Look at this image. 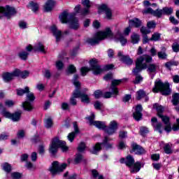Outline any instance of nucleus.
<instances>
[{
	"instance_id": "nucleus-61",
	"label": "nucleus",
	"mask_w": 179,
	"mask_h": 179,
	"mask_svg": "<svg viewBox=\"0 0 179 179\" xmlns=\"http://www.w3.org/2000/svg\"><path fill=\"white\" fill-rule=\"evenodd\" d=\"M56 67L59 71H61L64 68V63L62 61L56 62Z\"/></svg>"
},
{
	"instance_id": "nucleus-33",
	"label": "nucleus",
	"mask_w": 179,
	"mask_h": 179,
	"mask_svg": "<svg viewBox=\"0 0 179 179\" xmlns=\"http://www.w3.org/2000/svg\"><path fill=\"white\" fill-rule=\"evenodd\" d=\"M29 87H25L24 89H17V96H23V94H26V93H29Z\"/></svg>"
},
{
	"instance_id": "nucleus-8",
	"label": "nucleus",
	"mask_w": 179,
	"mask_h": 179,
	"mask_svg": "<svg viewBox=\"0 0 179 179\" xmlns=\"http://www.w3.org/2000/svg\"><path fill=\"white\" fill-rule=\"evenodd\" d=\"M152 92L154 93L161 92L162 94L164 96H169V94L171 93L170 85L167 83H163L160 80H157L155 81V87L152 89Z\"/></svg>"
},
{
	"instance_id": "nucleus-13",
	"label": "nucleus",
	"mask_w": 179,
	"mask_h": 179,
	"mask_svg": "<svg viewBox=\"0 0 179 179\" xmlns=\"http://www.w3.org/2000/svg\"><path fill=\"white\" fill-rule=\"evenodd\" d=\"M120 162L126 164L127 167L131 169V173H135V159L131 155H128L126 158H121Z\"/></svg>"
},
{
	"instance_id": "nucleus-48",
	"label": "nucleus",
	"mask_w": 179,
	"mask_h": 179,
	"mask_svg": "<svg viewBox=\"0 0 179 179\" xmlns=\"http://www.w3.org/2000/svg\"><path fill=\"white\" fill-rule=\"evenodd\" d=\"M127 148V143H125V141H120L118 145H117V149H119V150H123V149H126Z\"/></svg>"
},
{
	"instance_id": "nucleus-17",
	"label": "nucleus",
	"mask_w": 179,
	"mask_h": 179,
	"mask_svg": "<svg viewBox=\"0 0 179 179\" xmlns=\"http://www.w3.org/2000/svg\"><path fill=\"white\" fill-rule=\"evenodd\" d=\"M117 56L119 57L120 61L126 65H132L134 64V60L131 59L129 56L122 55V52H118Z\"/></svg>"
},
{
	"instance_id": "nucleus-35",
	"label": "nucleus",
	"mask_w": 179,
	"mask_h": 179,
	"mask_svg": "<svg viewBox=\"0 0 179 179\" xmlns=\"http://www.w3.org/2000/svg\"><path fill=\"white\" fill-rule=\"evenodd\" d=\"M172 103L173 106H178L179 103V94L175 93L173 94Z\"/></svg>"
},
{
	"instance_id": "nucleus-54",
	"label": "nucleus",
	"mask_w": 179,
	"mask_h": 179,
	"mask_svg": "<svg viewBox=\"0 0 179 179\" xmlns=\"http://www.w3.org/2000/svg\"><path fill=\"white\" fill-rule=\"evenodd\" d=\"M94 113H92V115L87 117L86 120H88L90 122V125H94Z\"/></svg>"
},
{
	"instance_id": "nucleus-16",
	"label": "nucleus",
	"mask_w": 179,
	"mask_h": 179,
	"mask_svg": "<svg viewBox=\"0 0 179 179\" xmlns=\"http://www.w3.org/2000/svg\"><path fill=\"white\" fill-rule=\"evenodd\" d=\"M128 80L127 78H123L120 80H113L111 82L110 89L112 92H113V94H115L116 96H118L119 91L117 86L120 85V83H122V82H127Z\"/></svg>"
},
{
	"instance_id": "nucleus-27",
	"label": "nucleus",
	"mask_w": 179,
	"mask_h": 179,
	"mask_svg": "<svg viewBox=\"0 0 179 179\" xmlns=\"http://www.w3.org/2000/svg\"><path fill=\"white\" fill-rule=\"evenodd\" d=\"M93 125L96 127V128H98V129H103V131L106 128V122L95 121Z\"/></svg>"
},
{
	"instance_id": "nucleus-40",
	"label": "nucleus",
	"mask_w": 179,
	"mask_h": 179,
	"mask_svg": "<svg viewBox=\"0 0 179 179\" xmlns=\"http://www.w3.org/2000/svg\"><path fill=\"white\" fill-rule=\"evenodd\" d=\"M45 128H48V129H50V128H52V125H53L52 119H51V117L46 119L45 121Z\"/></svg>"
},
{
	"instance_id": "nucleus-29",
	"label": "nucleus",
	"mask_w": 179,
	"mask_h": 179,
	"mask_svg": "<svg viewBox=\"0 0 179 179\" xmlns=\"http://www.w3.org/2000/svg\"><path fill=\"white\" fill-rule=\"evenodd\" d=\"M28 8H30L32 12H34V13H36V12L38 10L39 7H38V4L36 2L31 1L28 5Z\"/></svg>"
},
{
	"instance_id": "nucleus-25",
	"label": "nucleus",
	"mask_w": 179,
	"mask_h": 179,
	"mask_svg": "<svg viewBox=\"0 0 179 179\" xmlns=\"http://www.w3.org/2000/svg\"><path fill=\"white\" fill-rule=\"evenodd\" d=\"M21 117H22V110H19L14 113H12L10 120H12L13 122H17L20 121Z\"/></svg>"
},
{
	"instance_id": "nucleus-55",
	"label": "nucleus",
	"mask_w": 179,
	"mask_h": 179,
	"mask_svg": "<svg viewBox=\"0 0 179 179\" xmlns=\"http://www.w3.org/2000/svg\"><path fill=\"white\" fill-rule=\"evenodd\" d=\"M11 177L13 179H21L22 178V173L18 172H14L11 173Z\"/></svg>"
},
{
	"instance_id": "nucleus-18",
	"label": "nucleus",
	"mask_w": 179,
	"mask_h": 179,
	"mask_svg": "<svg viewBox=\"0 0 179 179\" xmlns=\"http://www.w3.org/2000/svg\"><path fill=\"white\" fill-rule=\"evenodd\" d=\"M50 30L53 36L56 37V43H59V41H61V37H62V32L55 25L50 28Z\"/></svg>"
},
{
	"instance_id": "nucleus-7",
	"label": "nucleus",
	"mask_w": 179,
	"mask_h": 179,
	"mask_svg": "<svg viewBox=\"0 0 179 179\" xmlns=\"http://www.w3.org/2000/svg\"><path fill=\"white\" fill-rule=\"evenodd\" d=\"M174 12L173 8L171 7H164L162 10L157 9L156 10H153L151 8H148L143 11V13H150L152 15V16H155V17H161L163 15H170Z\"/></svg>"
},
{
	"instance_id": "nucleus-43",
	"label": "nucleus",
	"mask_w": 179,
	"mask_h": 179,
	"mask_svg": "<svg viewBox=\"0 0 179 179\" xmlns=\"http://www.w3.org/2000/svg\"><path fill=\"white\" fill-rule=\"evenodd\" d=\"M171 146L172 145L170 143L165 144L164 146V150L166 155H170V153H171Z\"/></svg>"
},
{
	"instance_id": "nucleus-6",
	"label": "nucleus",
	"mask_w": 179,
	"mask_h": 179,
	"mask_svg": "<svg viewBox=\"0 0 179 179\" xmlns=\"http://www.w3.org/2000/svg\"><path fill=\"white\" fill-rule=\"evenodd\" d=\"M153 108L156 110L158 117L161 118L162 121L165 124V127H164L165 131L166 132L171 131V124H170V117L162 115L163 113H164V107H163L162 105H159V103H155L153 105Z\"/></svg>"
},
{
	"instance_id": "nucleus-44",
	"label": "nucleus",
	"mask_w": 179,
	"mask_h": 179,
	"mask_svg": "<svg viewBox=\"0 0 179 179\" xmlns=\"http://www.w3.org/2000/svg\"><path fill=\"white\" fill-rule=\"evenodd\" d=\"M146 134H149V129L146 127H141L140 128V134L142 136H145V135H146Z\"/></svg>"
},
{
	"instance_id": "nucleus-39",
	"label": "nucleus",
	"mask_w": 179,
	"mask_h": 179,
	"mask_svg": "<svg viewBox=\"0 0 179 179\" xmlns=\"http://www.w3.org/2000/svg\"><path fill=\"white\" fill-rule=\"evenodd\" d=\"M80 99H81L82 103H86L87 104L90 101V99H89V95H87L85 93L82 94Z\"/></svg>"
},
{
	"instance_id": "nucleus-22",
	"label": "nucleus",
	"mask_w": 179,
	"mask_h": 179,
	"mask_svg": "<svg viewBox=\"0 0 179 179\" xmlns=\"http://www.w3.org/2000/svg\"><path fill=\"white\" fill-rule=\"evenodd\" d=\"M135 120L136 121H140V120H142V105H138L136 107Z\"/></svg>"
},
{
	"instance_id": "nucleus-56",
	"label": "nucleus",
	"mask_w": 179,
	"mask_h": 179,
	"mask_svg": "<svg viewBox=\"0 0 179 179\" xmlns=\"http://www.w3.org/2000/svg\"><path fill=\"white\" fill-rule=\"evenodd\" d=\"M29 75H30V72L29 71H21L20 76L22 79H26V78H27Z\"/></svg>"
},
{
	"instance_id": "nucleus-23",
	"label": "nucleus",
	"mask_w": 179,
	"mask_h": 179,
	"mask_svg": "<svg viewBox=\"0 0 179 179\" xmlns=\"http://www.w3.org/2000/svg\"><path fill=\"white\" fill-rule=\"evenodd\" d=\"M132 27H135V20H129V27L125 28L124 31V36H129V33H131V29Z\"/></svg>"
},
{
	"instance_id": "nucleus-63",
	"label": "nucleus",
	"mask_w": 179,
	"mask_h": 179,
	"mask_svg": "<svg viewBox=\"0 0 179 179\" xmlns=\"http://www.w3.org/2000/svg\"><path fill=\"white\" fill-rule=\"evenodd\" d=\"M142 80H143V78L140 74H136L135 83H141Z\"/></svg>"
},
{
	"instance_id": "nucleus-38",
	"label": "nucleus",
	"mask_w": 179,
	"mask_h": 179,
	"mask_svg": "<svg viewBox=\"0 0 179 179\" xmlns=\"http://www.w3.org/2000/svg\"><path fill=\"white\" fill-rule=\"evenodd\" d=\"M3 170L6 171V173H10L12 171V166L8 163L6 162L2 165Z\"/></svg>"
},
{
	"instance_id": "nucleus-26",
	"label": "nucleus",
	"mask_w": 179,
	"mask_h": 179,
	"mask_svg": "<svg viewBox=\"0 0 179 179\" xmlns=\"http://www.w3.org/2000/svg\"><path fill=\"white\" fill-rule=\"evenodd\" d=\"M151 121L152 122V127H154L159 134H162V123H157V118L156 117H152Z\"/></svg>"
},
{
	"instance_id": "nucleus-32",
	"label": "nucleus",
	"mask_w": 179,
	"mask_h": 179,
	"mask_svg": "<svg viewBox=\"0 0 179 179\" xmlns=\"http://www.w3.org/2000/svg\"><path fill=\"white\" fill-rule=\"evenodd\" d=\"M18 57L20 58V59H22V61H27L29 57V52L22 50L18 53Z\"/></svg>"
},
{
	"instance_id": "nucleus-11",
	"label": "nucleus",
	"mask_w": 179,
	"mask_h": 179,
	"mask_svg": "<svg viewBox=\"0 0 179 179\" xmlns=\"http://www.w3.org/2000/svg\"><path fill=\"white\" fill-rule=\"evenodd\" d=\"M36 100V96L33 92H30V90H29V92H27V101L22 102V107L24 108V110L26 111H31L33 110V105L31 103Z\"/></svg>"
},
{
	"instance_id": "nucleus-52",
	"label": "nucleus",
	"mask_w": 179,
	"mask_h": 179,
	"mask_svg": "<svg viewBox=\"0 0 179 179\" xmlns=\"http://www.w3.org/2000/svg\"><path fill=\"white\" fill-rule=\"evenodd\" d=\"M94 96L95 99H100L101 97H103V91L100 90H97L94 92Z\"/></svg>"
},
{
	"instance_id": "nucleus-24",
	"label": "nucleus",
	"mask_w": 179,
	"mask_h": 179,
	"mask_svg": "<svg viewBox=\"0 0 179 179\" xmlns=\"http://www.w3.org/2000/svg\"><path fill=\"white\" fill-rule=\"evenodd\" d=\"M137 96L136 99L137 100H141L143 98L145 99V101H148L149 100V96L148 94H146V92L143 91V90H140L136 92Z\"/></svg>"
},
{
	"instance_id": "nucleus-57",
	"label": "nucleus",
	"mask_w": 179,
	"mask_h": 179,
	"mask_svg": "<svg viewBox=\"0 0 179 179\" xmlns=\"http://www.w3.org/2000/svg\"><path fill=\"white\" fill-rule=\"evenodd\" d=\"M21 71L20 69H15L13 72H11V74L13 75V78L15 79V78L17 76H20Z\"/></svg>"
},
{
	"instance_id": "nucleus-42",
	"label": "nucleus",
	"mask_w": 179,
	"mask_h": 179,
	"mask_svg": "<svg viewBox=\"0 0 179 179\" xmlns=\"http://www.w3.org/2000/svg\"><path fill=\"white\" fill-rule=\"evenodd\" d=\"M69 172L66 171L64 174V177L66 179H76L78 178V175L76 173H73L71 176H69Z\"/></svg>"
},
{
	"instance_id": "nucleus-3",
	"label": "nucleus",
	"mask_w": 179,
	"mask_h": 179,
	"mask_svg": "<svg viewBox=\"0 0 179 179\" xmlns=\"http://www.w3.org/2000/svg\"><path fill=\"white\" fill-rule=\"evenodd\" d=\"M90 68L89 67H82L80 69V72L82 76H86L87 72L90 71H92V73L94 75H100V73H103L104 72V69L99 64V62L96 59H92L90 60Z\"/></svg>"
},
{
	"instance_id": "nucleus-31",
	"label": "nucleus",
	"mask_w": 179,
	"mask_h": 179,
	"mask_svg": "<svg viewBox=\"0 0 179 179\" xmlns=\"http://www.w3.org/2000/svg\"><path fill=\"white\" fill-rule=\"evenodd\" d=\"M157 69H159V66L156 65L155 64H150L148 66V71L150 73H153L154 72H156V71H157Z\"/></svg>"
},
{
	"instance_id": "nucleus-1",
	"label": "nucleus",
	"mask_w": 179,
	"mask_h": 179,
	"mask_svg": "<svg viewBox=\"0 0 179 179\" xmlns=\"http://www.w3.org/2000/svg\"><path fill=\"white\" fill-rule=\"evenodd\" d=\"M149 55H143L138 57L136 62V72H141L143 69L148 68V64H152L153 62V57L157 55V50L155 47H152L150 50Z\"/></svg>"
},
{
	"instance_id": "nucleus-37",
	"label": "nucleus",
	"mask_w": 179,
	"mask_h": 179,
	"mask_svg": "<svg viewBox=\"0 0 179 179\" xmlns=\"http://www.w3.org/2000/svg\"><path fill=\"white\" fill-rule=\"evenodd\" d=\"M177 65H178V62L174 61L168 62L165 64L166 68L169 70L171 69L172 66H177Z\"/></svg>"
},
{
	"instance_id": "nucleus-64",
	"label": "nucleus",
	"mask_w": 179,
	"mask_h": 179,
	"mask_svg": "<svg viewBox=\"0 0 179 179\" xmlns=\"http://www.w3.org/2000/svg\"><path fill=\"white\" fill-rule=\"evenodd\" d=\"M89 12H90L89 8H85L81 9L80 15H82L83 16H86V15H87Z\"/></svg>"
},
{
	"instance_id": "nucleus-62",
	"label": "nucleus",
	"mask_w": 179,
	"mask_h": 179,
	"mask_svg": "<svg viewBox=\"0 0 179 179\" xmlns=\"http://www.w3.org/2000/svg\"><path fill=\"white\" fill-rule=\"evenodd\" d=\"M172 50L174 52H178L179 51V44L178 43H174L172 45Z\"/></svg>"
},
{
	"instance_id": "nucleus-10",
	"label": "nucleus",
	"mask_w": 179,
	"mask_h": 179,
	"mask_svg": "<svg viewBox=\"0 0 179 179\" xmlns=\"http://www.w3.org/2000/svg\"><path fill=\"white\" fill-rule=\"evenodd\" d=\"M114 146V143H108L106 139H103L102 143H97L93 148V149L91 150V153L92 155H97L98 152H100L101 150V148L103 149H105V150H108L110 149H113V147Z\"/></svg>"
},
{
	"instance_id": "nucleus-20",
	"label": "nucleus",
	"mask_w": 179,
	"mask_h": 179,
	"mask_svg": "<svg viewBox=\"0 0 179 179\" xmlns=\"http://www.w3.org/2000/svg\"><path fill=\"white\" fill-rule=\"evenodd\" d=\"M34 51L36 52H42L43 54H45V46L43 43L39 42L36 45L34 46Z\"/></svg>"
},
{
	"instance_id": "nucleus-47",
	"label": "nucleus",
	"mask_w": 179,
	"mask_h": 179,
	"mask_svg": "<svg viewBox=\"0 0 179 179\" xmlns=\"http://www.w3.org/2000/svg\"><path fill=\"white\" fill-rule=\"evenodd\" d=\"M82 94H83V93H81L80 90H79L78 89H76L73 92L72 96L76 98V99H79V97L82 96Z\"/></svg>"
},
{
	"instance_id": "nucleus-15",
	"label": "nucleus",
	"mask_w": 179,
	"mask_h": 179,
	"mask_svg": "<svg viewBox=\"0 0 179 179\" xmlns=\"http://www.w3.org/2000/svg\"><path fill=\"white\" fill-rule=\"evenodd\" d=\"M99 10L101 12H104L106 15V19L108 20H111L113 19V10L106 4H102L99 6Z\"/></svg>"
},
{
	"instance_id": "nucleus-46",
	"label": "nucleus",
	"mask_w": 179,
	"mask_h": 179,
	"mask_svg": "<svg viewBox=\"0 0 179 179\" xmlns=\"http://www.w3.org/2000/svg\"><path fill=\"white\" fill-rule=\"evenodd\" d=\"M157 55L159 59H167V53H166V52H158Z\"/></svg>"
},
{
	"instance_id": "nucleus-2",
	"label": "nucleus",
	"mask_w": 179,
	"mask_h": 179,
	"mask_svg": "<svg viewBox=\"0 0 179 179\" xmlns=\"http://www.w3.org/2000/svg\"><path fill=\"white\" fill-rule=\"evenodd\" d=\"M59 17L62 23H69L70 29H73V30L79 29V20L75 17V14H69L68 11H64Z\"/></svg>"
},
{
	"instance_id": "nucleus-12",
	"label": "nucleus",
	"mask_w": 179,
	"mask_h": 179,
	"mask_svg": "<svg viewBox=\"0 0 179 179\" xmlns=\"http://www.w3.org/2000/svg\"><path fill=\"white\" fill-rule=\"evenodd\" d=\"M16 15V10L13 7L6 6V7L0 6V19L6 16L7 19H10V16Z\"/></svg>"
},
{
	"instance_id": "nucleus-60",
	"label": "nucleus",
	"mask_w": 179,
	"mask_h": 179,
	"mask_svg": "<svg viewBox=\"0 0 179 179\" xmlns=\"http://www.w3.org/2000/svg\"><path fill=\"white\" fill-rule=\"evenodd\" d=\"M68 71L69 73H75L76 72V67L74 65L71 64L69 66Z\"/></svg>"
},
{
	"instance_id": "nucleus-49",
	"label": "nucleus",
	"mask_w": 179,
	"mask_h": 179,
	"mask_svg": "<svg viewBox=\"0 0 179 179\" xmlns=\"http://www.w3.org/2000/svg\"><path fill=\"white\" fill-rule=\"evenodd\" d=\"M81 3L83 6L89 9H90V7L92 6V2L90 0H82Z\"/></svg>"
},
{
	"instance_id": "nucleus-19",
	"label": "nucleus",
	"mask_w": 179,
	"mask_h": 179,
	"mask_svg": "<svg viewBox=\"0 0 179 179\" xmlns=\"http://www.w3.org/2000/svg\"><path fill=\"white\" fill-rule=\"evenodd\" d=\"M74 131L70 133L67 138L69 141L73 142V140L75 139V136H76V134H79V127H78V124L76 122H74L73 123Z\"/></svg>"
},
{
	"instance_id": "nucleus-4",
	"label": "nucleus",
	"mask_w": 179,
	"mask_h": 179,
	"mask_svg": "<svg viewBox=\"0 0 179 179\" xmlns=\"http://www.w3.org/2000/svg\"><path fill=\"white\" fill-rule=\"evenodd\" d=\"M111 36H113L111 29L108 27L104 31L96 33L93 38H87V43L90 45H96V44H99L102 40H106L107 37H111Z\"/></svg>"
},
{
	"instance_id": "nucleus-53",
	"label": "nucleus",
	"mask_w": 179,
	"mask_h": 179,
	"mask_svg": "<svg viewBox=\"0 0 179 179\" xmlns=\"http://www.w3.org/2000/svg\"><path fill=\"white\" fill-rule=\"evenodd\" d=\"M119 41L121 43L122 45H125L128 42L127 38H125L123 35H120L118 38Z\"/></svg>"
},
{
	"instance_id": "nucleus-50",
	"label": "nucleus",
	"mask_w": 179,
	"mask_h": 179,
	"mask_svg": "<svg viewBox=\"0 0 179 179\" xmlns=\"http://www.w3.org/2000/svg\"><path fill=\"white\" fill-rule=\"evenodd\" d=\"M159 40H160V34L159 33L153 34L150 38L151 41H159Z\"/></svg>"
},
{
	"instance_id": "nucleus-59",
	"label": "nucleus",
	"mask_w": 179,
	"mask_h": 179,
	"mask_svg": "<svg viewBox=\"0 0 179 179\" xmlns=\"http://www.w3.org/2000/svg\"><path fill=\"white\" fill-rule=\"evenodd\" d=\"M147 27L148 29H155L156 27V22L155 21H149L147 23Z\"/></svg>"
},
{
	"instance_id": "nucleus-21",
	"label": "nucleus",
	"mask_w": 179,
	"mask_h": 179,
	"mask_svg": "<svg viewBox=\"0 0 179 179\" xmlns=\"http://www.w3.org/2000/svg\"><path fill=\"white\" fill-rule=\"evenodd\" d=\"M54 6H55V1H48L43 6L45 12H51L54 9Z\"/></svg>"
},
{
	"instance_id": "nucleus-5",
	"label": "nucleus",
	"mask_w": 179,
	"mask_h": 179,
	"mask_svg": "<svg viewBox=\"0 0 179 179\" xmlns=\"http://www.w3.org/2000/svg\"><path fill=\"white\" fill-rule=\"evenodd\" d=\"M60 148L62 152H66L68 150V146H66V142L64 141L59 140L58 137L54 138L52 140V143L49 148V152L52 155V156H55L57 152H58V148Z\"/></svg>"
},
{
	"instance_id": "nucleus-28",
	"label": "nucleus",
	"mask_w": 179,
	"mask_h": 179,
	"mask_svg": "<svg viewBox=\"0 0 179 179\" xmlns=\"http://www.w3.org/2000/svg\"><path fill=\"white\" fill-rule=\"evenodd\" d=\"M13 75H12V73H3V80L6 83H8V82H10L11 80H13Z\"/></svg>"
},
{
	"instance_id": "nucleus-34",
	"label": "nucleus",
	"mask_w": 179,
	"mask_h": 179,
	"mask_svg": "<svg viewBox=\"0 0 179 179\" xmlns=\"http://www.w3.org/2000/svg\"><path fill=\"white\" fill-rule=\"evenodd\" d=\"M77 150H78V152L80 153H83V152H85V150H86V143L85 142H80L78 144Z\"/></svg>"
},
{
	"instance_id": "nucleus-14",
	"label": "nucleus",
	"mask_w": 179,
	"mask_h": 179,
	"mask_svg": "<svg viewBox=\"0 0 179 179\" xmlns=\"http://www.w3.org/2000/svg\"><path fill=\"white\" fill-rule=\"evenodd\" d=\"M117 129H118V123H117L116 121L113 120L109 123L108 127L106 126V127H105L104 132L109 136H111L117 132Z\"/></svg>"
},
{
	"instance_id": "nucleus-58",
	"label": "nucleus",
	"mask_w": 179,
	"mask_h": 179,
	"mask_svg": "<svg viewBox=\"0 0 179 179\" xmlns=\"http://www.w3.org/2000/svg\"><path fill=\"white\" fill-rule=\"evenodd\" d=\"M94 107L96 108V110H101V107H103V103L99 101H96L94 104Z\"/></svg>"
},
{
	"instance_id": "nucleus-9",
	"label": "nucleus",
	"mask_w": 179,
	"mask_h": 179,
	"mask_svg": "<svg viewBox=\"0 0 179 179\" xmlns=\"http://www.w3.org/2000/svg\"><path fill=\"white\" fill-rule=\"evenodd\" d=\"M68 164L63 163L59 165V162L55 161L52 163V165L49 168V171L52 174V177H55L57 174L62 173L66 169Z\"/></svg>"
},
{
	"instance_id": "nucleus-36",
	"label": "nucleus",
	"mask_w": 179,
	"mask_h": 179,
	"mask_svg": "<svg viewBox=\"0 0 179 179\" xmlns=\"http://www.w3.org/2000/svg\"><path fill=\"white\" fill-rule=\"evenodd\" d=\"M82 160H83V155L80 153H77L74 159L75 164H79Z\"/></svg>"
},
{
	"instance_id": "nucleus-51",
	"label": "nucleus",
	"mask_w": 179,
	"mask_h": 179,
	"mask_svg": "<svg viewBox=\"0 0 179 179\" xmlns=\"http://www.w3.org/2000/svg\"><path fill=\"white\" fill-rule=\"evenodd\" d=\"M1 115L3 117H5L6 118H9L10 120V118H12V113H10L8 111H6L5 109H3L1 111Z\"/></svg>"
},
{
	"instance_id": "nucleus-30",
	"label": "nucleus",
	"mask_w": 179,
	"mask_h": 179,
	"mask_svg": "<svg viewBox=\"0 0 179 179\" xmlns=\"http://www.w3.org/2000/svg\"><path fill=\"white\" fill-rule=\"evenodd\" d=\"M146 151L142 146L139 145H135V154L136 155H145Z\"/></svg>"
},
{
	"instance_id": "nucleus-41",
	"label": "nucleus",
	"mask_w": 179,
	"mask_h": 179,
	"mask_svg": "<svg viewBox=\"0 0 179 179\" xmlns=\"http://www.w3.org/2000/svg\"><path fill=\"white\" fill-rule=\"evenodd\" d=\"M78 79H79V76L75 74L73 79V83L76 87H80V83L78 81Z\"/></svg>"
},
{
	"instance_id": "nucleus-45",
	"label": "nucleus",
	"mask_w": 179,
	"mask_h": 179,
	"mask_svg": "<svg viewBox=\"0 0 179 179\" xmlns=\"http://www.w3.org/2000/svg\"><path fill=\"white\" fill-rule=\"evenodd\" d=\"M140 31L141 34H143V36H148V34H150V29L149 28H146L145 27H142L140 29Z\"/></svg>"
}]
</instances>
